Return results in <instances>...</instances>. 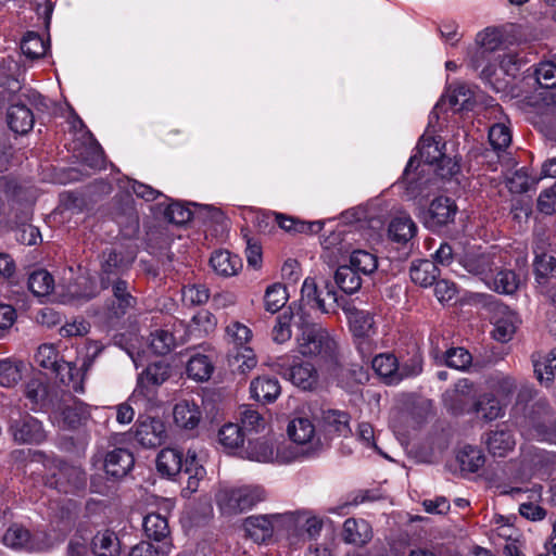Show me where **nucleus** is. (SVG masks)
Listing matches in <instances>:
<instances>
[{
  "mask_svg": "<svg viewBox=\"0 0 556 556\" xmlns=\"http://www.w3.org/2000/svg\"><path fill=\"white\" fill-rule=\"evenodd\" d=\"M8 125L16 134L25 135L34 127V114L30 109L22 103H12L7 113Z\"/></svg>",
  "mask_w": 556,
  "mask_h": 556,
  "instance_id": "nucleus-18",
  "label": "nucleus"
},
{
  "mask_svg": "<svg viewBox=\"0 0 556 556\" xmlns=\"http://www.w3.org/2000/svg\"><path fill=\"white\" fill-rule=\"evenodd\" d=\"M55 375L63 384L71 387L74 392H84V375L79 372L75 365L62 361Z\"/></svg>",
  "mask_w": 556,
  "mask_h": 556,
  "instance_id": "nucleus-44",
  "label": "nucleus"
},
{
  "mask_svg": "<svg viewBox=\"0 0 556 556\" xmlns=\"http://www.w3.org/2000/svg\"><path fill=\"white\" fill-rule=\"evenodd\" d=\"M302 301H306L312 307H316L323 313H328L330 308L326 305L325 298L320 296L317 285L313 278H306L301 289Z\"/></svg>",
  "mask_w": 556,
  "mask_h": 556,
  "instance_id": "nucleus-52",
  "label": "nucleus"
},
{
  "mask_svg": "<svg viewBox=\"0 0 556 556\" xmlns=\"http://www.w3.org/2000/svg\"><path fill=\"white\" fill-rule=\"evenodd\" d=\"M419 167H421V162L418 161L417 155H414L409 159L403 173L405 195L409 200L425 199L431 190V179L426 177L425 168L418 170Z\"/></svg>",
  "mask_w": 556,
  "mask_h": 556,
  "instance_id": "nucleus-9",
  "label": "nucleus"
},
{
  "mask_svg": "<svg viewBox=\"0 0 556 556\" xmlns=\"http://www.w3.org/2000/svg\"><path fill=\"white\" fill-rule=\"evenodd\" d=\"M3 543L15 549H25L28 552L40 551V544L37 542L36 536L33 535L24 526L14 523L3 535Z\"/></svg>",
  "mask_w": 556,
  "mask_h": 556,
  "instance_id": "nucleus-16",
  "label": "nucleus"
},
{
  "mask_svg": "<svg viewBox=\"0 0 556 556\" xmlns=\"http://www.w3.org/2000/svg\"><path fill=\"white\" fill-rule=\"evenodd\" d=\"M182 471L188 475L187 486L188 489L195 491L199 482V477H202L204 469L198 464L197 455L194 452L188 451V454L182 459Z\"/></svg>",
  "mask_w": 556,
  "mask_h": 556,
  "instance_id": "nucleus-58",
  "label": "nucleus"
},
{
  "mask_svg": "<svg viewBox=\"0 0 556 556\" xmlns=\"http://www.w3.org/2000/svg\"><path fill=\"white\" fill-rule=\"evenodd\" d=\"M288 301V292L283 285L274 283L266 289L264 295L265 308L267 312L277 313Z\"/></svg>",
  "mask_w": 556,
  "mask_h": 556,
  "instance_id": "nucleus-48",
  "label": "nucleus"
},
{
  "mask_svg": "<svg viewBox=\"0 0 556 556\" xmlns=\"http://www.w3.org/2000/svg\"><path fill=\"white\" fill-rule=\"evenodd\" d=\"M21 50L30 60H36L46 54L47 46L39 34L28 31L21 41Z\"/></svg>",
  "mask_w": 556,
  "mask_h": 556,
  "instance_id": "nucleus-49",
  "label": "nucleus"
},
{
  "mask_svg": "<svg viewBox=\"0 0 556 556\" xmlns=\"http://www.w3.org/2000/svg\"><path fill=\"white\" fill-rule=\"evenodd\" d=\"M135 458L130 451L122 447L110 451L104 459L105 472L116 479L125 477L134 467Z\"/></svg>",
  "mask_w": 556,
  "mask_h": 556,
  "instance_id": "nucleus-15",
  "label": "nucleus"
},
{
  "mask_svg": "<svg viewBox=\"0 0 556 556\" xmlns=\"http://www.w3.org/2000/svg\"><path fill=\"white\" fill-rule=\"evenodd\" d=\"M182 453L177 448H164L156 458L159 472L167 477H174L182 472Z\"/></svg>",
  "mask_w": 556,
  "mask_h": 556,
  "instance_id": "nucleus-30",
  "label": "nucleus"
},
{
  "mask_svg": "<svg viewBox=\"0 0 556 556\" xmlns=\"http://www.w3.org/2000/svg\"><path fill=\"white\" fill-rule=\"evenodd\" d=\"M416 232L417 226L409 216L395 217L389 225L390 238L399 243H407Z\"/></svg>",
  "mask_w": 556,
  "mask_h": 556,
  "instance_id": "nucleus-34",
  "label": "nucleus"
},
{
  "mask_svg": "<svg viewBox=\"0 0 556 556\" xmlns=\"http://www.w3.org/2000/svg\"><path fill=\"white\" fill-rule=\"evenodd\" d=\"M351 415L345 410L340 409H321L320 426L323 430L329 434L337 437H349L351 430Z\"/></svg>",
  "mask_w": 556,
  "mask_h": 556,
  "instance_id": "nucleus-14",
  "label": "nucleus"
},
{
  "mask_svg": "<svg viewBox=\"0 0 556 556\" xmlns=\"http://www.w3.org/2000/svg\"><path fill=\"white\" fill-rule=\"evenodd\" d=\"M486 384L503 400H509L517 390V382L515 378L502 372L490 375L486 378Z\"/></svg>",
  "mask_w": 556,
  "mask_h": 556,
  "instance_id": "nucleus-42",
  "label": "nucleus"
},
{
  "mask_svg": "<svg viewBox=\"0 0 556 556\" xmlns=\"http://www.w3.org/2000/svg\"><path fill=\"white\" fill-rule=\"evenodd\" d=\"M166 429L156 417H140L135 425V439L143 447L154 448L164 443Z\"/></svg>",
  "mask_w": 556,
  "mask_h": 556,
  "instance_id": "nucleus-11",
  "label": "nucleus"
},
{
  "mask_svg": "<svg viewBox=\"0 0 556 556\" xmlns=\"http://www.w3.org/2000/svg\"><path fill=\"white\" fill-rule=\"evenodd\" d=\"M489 142L500 162L508 161L506 149L511 142V135L508 127L503 124H495L489 130Z\"/></svg>",
  "mask_w": 556,
  "mask_h": 556,
  "instance_id": "nucleus-31",
  "label": "nucleus"
},
{
  "mask_svg": "<svg viewBox=\"0 0 556 556\" xmlns=\"http://www.w3.org/2000/svg\"><path fill=\"white\" fill-rule=\"evenodd\" d=\"M10 431L18 443L39 444L46 440V431L41 422L28 414L20 415L17 419H12Z\"/></svg>",
  "mask_w": 556,
  "mask_h": 556,
  "instance_id": "nucleus-12",
  "label": "nucleus"
},
{
  "mask_svg": "<svg viewBox=\"0 0 556 556\" xmlns=\"http://www.w3.org/2000/svg\"><path fill=\"white\" fill-rule=\"evenodd\" d=\"M172 546V542L153 544L150 541H141L130 548L128 556H168Z\"/></svg>",
  "mask_w": 556,
  "mask_h": 556,
  "instance_id": "nucleus-53",
  "label": "nucleus"
},
{
  "mask_svg": "<svg viewBox=\"0 0 556 556\" xmlns=\"http://www.w3.org/2000/svg\"><path fill=\"white\" fill-rule=\"evenodd\" d=\"M493 288L498 293H514L518 288L517 275L513 270H500L493 277Z\"/></svg>",
  "mask_w": 556,
  "mask_h": 556,
  "instance_id": "nucleus-60",
  "label": "nucleus"
},
{
  "mask_svg": "<svg viewBox=\"0 0 556 556\" xmlns=\"http://www.w3.org/2000/svg\"><path fill=\"white\" fill-rule=\"evenodd\" d=\"M242 235L245 240V255L249 266L258 269L262 265V245L261 242L250 237L248 229H242Z\"/></svg>",
  "mask_w": 556,
  "mask_h": 556,
  "instance_id": "nucleus-62",
  "label": "nucleus"
},
{
  "mask_svg": "<svg viewBox=\"0 0 556 556\" xmlns=\"http://www.w3.org/2000/svg\"><path fill=\"white\" fill-rule=\"evenodd\" d=\"M539 380L552 381L556 378V349L551 351L543 363L534 364Z\"/></svg>",
  "mask_w": 556,
  "mask_h": 556,
  "instance_id": "nucleus-64",
  "label": "nucleus"
},
{
  "mask_svg": "<svg viewBox=\"0 0 556 556\" xmlns=\"http://www.w3.org/2000/svg\"><path fill=\"white\" fill-rule=\"evenodd\" d=\"M91 549L96 556H119V539L111 530L99 531L92 538Z\"/></svg>",
  "mask_w": 556,
  "mask_h": 556,
  "instance_id": "nucleus-28",
  "label": "nucleus"
},
{
  "mask_svg": "<svg viewBox=\"0 0 556 556\" xmlns=\"http://www.w3.org/2000/svg\"><path fill=\"white\" fill-rule=\"evenodd\" d=\"M478 47V56H483L484 54H491L494 52L502 43L501 35L496 29L485 28L483 31L479 33L476 39Z\"/></svg>",
  "mask_w": 556,
  "mask_h": 556,
  "instance_id": "nucleus-54",
  "label": "nucleus"
},
{
  "mask_svg": "<svg viewBox=\"0 0 556 556\" xmlns=\"http://www.w3.org/2000/svg\"><path fill=\"white\" fill-rule=\"evenodd\" d=\"M372 538L369 523L364 519L349 518L343 523V540L349 544L364 545Z\"/></svg>",
  "mask_w": 556,
  "mask_h": 556,
  "instance_id": "nucleus-25",
  "label": "nucleus"
},
{
  "mask_svg": "<svg viewBox=\"0 0 556 556\" xmlns=\"http://www.w3.org/2000/svg\"><path fill=\"white\" fill-rule=\"evenodd\" d=\"M294 515V519L287 520V526H294L304 531L307 539L312 540L319 535L323 521L316 516H309L307 511H291Z\"/></svg>",
  "mask_w": 556,
  "mask_h": 556,
  "instance_id": "nucleus-39",
  "label": "nucleus"
},
{
  "mask_svg": "<svg viewBox=\"0 0 556 556\" xmlns=\"http://www.w3.org/2000/svg\"><path fill=\"white\" fill-rule=\"evenodd\" d=\"M266 500V491L261 485L225 488L217 492L216 503L225 515L242 514Z\"/></svg>",
  "mask_w": 556,
  "mask_h": 556,
  "instance_id": "nucleus-4",
  "label": "nucleus"
},
{
  "mask_svg": "<svg viewBox=\"0 0 556 556\" xmlns=\"http://www.w3.org/2000/svg\"><path fill=\"white\" fill-rule=\"evenodd\" d=\"M45 484L62 494L81 496L87 490L88 475L81 466L55 459L45 478Z\"/></svg>",
  "mask_w": 556,
  "mask_h": 556,
  "instance_id": "nucleus-3",
  "label": "nucleus"
},
{
  "mask_svg": "<svg viewBox=\"0 0 556 556\" xmlns=\"http://www.w3.org/2000/svg\"><path fill=\"white\" fill-rule=\"evenodd\" d=\"M172 365L165 361L151 363L138 376V387L149 390L163 384L172 376Z\"/></svg>",
  "mask_w": 556,
  "mask_h": 556,
  "instance_id": "nucleus-17",
  "label": "nucleus"
},
{
  "mask_svg": "<svg viewBox=\"0 0 556 556\" xmlns=\"http://www.w3.org/2000/svg\"><path fill=\"white\" fill-rule=\"evenodd\" d=\"M143 532L149 540H153L156 544L170 541V530L167 519L156 513L148 514L143 518Z\"/></svg>",
  "mask_w": 556,
  "mask_h": 556,
  "instance_id": "nucleus-24",
  "label": "nucleus"
},
{
  "mask_svg": "<svg viewBox=\"0 0 556 556\" xmlns=\"http://www.w3.org/2000/svg\"><path fill=\"white\" fill-rule=\"evenodd\" d=\"M135 256L121 249L108 248L100 255L99 280L102 289H109L113 282L124 280Z\"/></svg>",
  "mask_w": 556,
  "mask_h": 556,
  "instance_id": "nucleus-5",
  "label": "nucleus"
},
{
  "mask_svg": "<svg viewBox=\"0 0 556 556\" xmlns=\"http://www.w3.org/2000/svg\"><path fill=\"white\" fill-rule=\"evenodd\" d=\"M213 371L214 365L207 355L197 353L187 363V375L194 381H207Z\"/></svg>",
  "mask_w": 556,
  "mask_h": 556,
  "instance_id": "nucleus-33",
  "label": "nucleus"
},
{
  "mask_svg": "<svg viewBox=\"0 0 556 556\" xmlns=\"http://www.w3.org/2000/svg\"><path fill=\"white\" fill-rule=\"evenodd\" d=\"M290 381L303 391H313L319 384V375L315 366L308 362L293 365L289 369Z\"/></svg>",
  "mask_w": 556,
  "mask_h": 556,
  "instance_id": "nucleus-19",
  "label": "nucleus"
},
{
  "mask_svg": "<svg viewBox=\"0 0 556 556\" xmlns=\"http://www.w3.org/2000/svg\"><path fill=\"white\" fill-rule=\"evenodd\" d=\"M63 422L70 429H77L90 418L89 406L83 402H75L64 407L62 412Z\"/></svg>",
  "mask_w": 556,
  "mask_h": 556,
  "instance_id": "nucleus-43",
  "label": "nucleus"
},
{
  "mask_svg": "<svg viewBox=\"0 0 556 556\" xmlns=\"http://www.w3.org/2000/svg\"><path fill=\"white\" fill-rule=\"evenodd\" d=\"M296 315V325L301 330L298 337L299 352L303 356L316 358L331 376L343 380L345 369L338 342L320 324L309 321L303 312Z\"/></svg>",
  "mask_w": 556,
  "mask_h": 556,
  "instance_id": "nucleus-1",
  "label": "nucleus"
},
{
  "mask_svg": "<svg viewBox=\"0 0 556 556\" xmlns=\"http://www.w3.org/2000/svg\"><path fill=\"white\" fill-rule=\"evenodd\" d=\"M486 446L493 456L504 457L515 446V440L510 431L501 429L488 433Z\"/></svg>",
  "mask_w": 556,
  "mask_h": 556,
  "instance_id": "nucleus-32",
  "label": "nucleus"
},
{
  "mask_svg": "<svg viewBox=\"0 0 556 556\" xmlns=\"http://www.w3.org/2000/svg\"><path fill=\"white\" fill-rule=\"evenodd\" d=\"M351 325L354 333L358 337H368L375 333V320L369 312H354L351 316Z\"/></svg>",
  "mask_w": 556,
  "mask_h": 556,
  "instance_id": "nucleus-56",
  "label": "nucleus"
},
{
  "mask_svg": "<svg viewBox=\"0 0 556 556\" xmlns=\"http://www.w3.org/2000/svg\"><path fill=\"white\" fill-rule=\"evenodd\" d=\"M240 427L245 435L250 433H258L265 430L266 419L257 410L250 405H243L240 407Z\"/></svg>",
  "mask_w": 556,
  "mask_h": 556,
  "instance_id": "nucleus-35",
  "label": "nucleus"
},
{
  "mask_svg": "<svg viewBox=\"0 0 556 556\" xmlns=\"http://www.w3.org/2000/svg\"><path fill=\"white\" fill-rule=\"evenodd\" d=\"M178 344L173 332L166 329H156L151 333V349L155 354L166 355Z\"/></svg>",
  "mask_w": 556,
  "mask_h": 556,
  "instance_id": "nucleus-50",
  "label": "nucleus"
},
{
  "mask_svg": "<svg viewBox=\"0 0 556 556\" xmlns=\"http://www.w3.org/2000/svg\"><path fill=\"white\" fill-rule=\"evenodd\" d=\"M210 264L215 273L224 277L237 275L242 268V261L238 255L222 250L212 254Z\"/></svg>",
  "mask_w": 556,
  "mask_h": 556,
  "instance_id": "nucleus-26",
  "label": "nucleus"
},
{
  "mask_svg": "<svg viewBox=\"0 0 556 556\" xmlns=\"http://www.w3.org/2000/svg\"><path fill=\"white\" fill-rule=\"evenodd\" d=\"M28 289L36 296H43L53 290V277L46 269L33 271L28 277Z\"/></svg>",
  "mask_w": 556,
  "mask_h": 556,
  "instance_id": "nucleus-46",
  "label": "nucleus"
},
{
  "mask_svg": "<svg viewBox=\"0 0 556 556\" xmlns=\"http://www.w3.org/2000/svg\"><path fill=\"white\" fill-rule=\"evenodd\" d=\"M250 390L256 401L271 403L280 394L281 388L276 377L260 376L251 381Z\"/></svg>",
  "mask_w": 556,
  "mask_h": 556,
  "instance_id": "nucleus-22",
  "label": "nucleus"
},
{
  "mask_svg": "<svg viewBox=\"0 0 556 556\" xmlns=\"http://www.w3.org/2000/svg\"><path fill=\"white\" fill-rule=\"evenodd\" d=\"M472 356L464 348H451L444 353V362L448 367L465 370L471 364Z\"/></svg>",
  "mask_w": 556,
  "mask_h": 556,
  "instance_id": "nucleus-59",
  "label": "nucleus"
},
{
  "mask_svg": "<svg viewBox=\"0 0 556 556\" xmlns=\"http://www.w3.org/2000/svg\"><path fill=\"white\" fill-rule=\"evenodd\" d=\"M445 143H442L440 140H435L433 137H425L422 136L418 143V161H424L428 165H434L443 157H445L441 148L444 147Z\"/></svg>",
  "mask_w": 556,
  "mask_h": 556,
  "instance_id": "nucleus-37",
  "label": "nucleus"
},
{
  "mask_svg": "<svg viewBox=\"0 0 556 556\" xmlns=\"http://www.w3.org/2000/svg\"><path fill=\"white\" fill-rule=\"evenodd\" d=\"M189 327L191 331H198L200 336L208 334L216 327V318L211 312L201 309L193 316Z\"/></svg>",
  "mask_w": 556,
  "mask_h": 556,
  "instance_id": "nucleus-63",
  "label": "nucleus"
},
{
  "mask_svg": "<svg viewBox=\"0 0 556 556\" xmlns=\"http://www.w3.org/2000/svg\"><path fill=\"white\" fill-rule=\"evenodd\" d=\"M336 285L346 294L357 292L362 287L361 275L350 265H341L334 273Z\"/></svg>",
  "mask_w": 556,
  "mask_h": 556,
  "instance_id": "nucleus-36",
  "label": "nucleus"
},
{
  "mask_svg": "<svg viewBox=\"0 0 556 556\" xmlns=\"http://www.w3.org/2000/svg\"><path fill=\"white\" fill-rule=\"evenodd\" d=\"M462 471L476 472L485 462L483 453L470 445L464 446L457 454Z\"/></svg>",
  "mask_w": 556,
  "mask_h": 556,
  "instance_id": "nucleus-45",
  "label": "nucleus"
},
{
  "mask_svg": "<svg viewBox=\"0 0 556 556\" xmlns=\"http://www.w3.org/2000/svg\"><path fill=\"white\" fill-rule=\"evenodd\" d=\"M288 435L295 444H279L277 446V459L279 464H288L300 458H307L316 454L320 447L316 438V428L308 417L299 416L288 425Z\"/></svg>",
  "mask_w": 556,
  "mask_h": 556,
  "instance_id": "nucleus-2",
  "label": "nucleus"
},
{
  "mask_svg": "<svg viewBox=\"0 0 556 556\" xmlns=\"http://www.w3.org/2000/svg\"><path fill=\"white\" fill-rule=\"evenodd\" d=\"M359 275L369 276L378 268V257L366 250H354L349 260V264Z\"/></svg>",
  "mask_w": 556,
  "mask_h": 556,
  "instance_id": "nucleus-38",
  "label": "nucleus"
},
{
  "mask_svg": "<svg viewBox=\"0 0 556 556\" xmlns=\"http://www.w3.org/2000/svg\"><path fill=\"white\" fill-rule=\"evenodd\" d=\"M193 216H195V213L180 202H173L168 204L164 212L165 219L176 225H184Z\"/></svg>",
  "mask_w": 556,
  "mask_h": 556,
  "instance_id": "nucleus-61",
  "label": "nucleus"
},
{
  "mask_svg": "<svg viewBox=\"0 0 556 556\" xmlns=\"http://www.w3.org/2000/svg\"><path fill=\"white\" fill-rule=\"evenodd\" d=\"M409 275L414 283L427 288L435 282L440 275V270L434 262L420 260L412 263Z\"/></svg>",
  "mask_w": 556,
  "mask_h": 556,
  "instance_id": "nucleus-29",
  "label": "nucleus"
},
{
  "mask_svg": "<svg viewBox=\"0 0 556 556\" xmlns=\"http://www.w3.org/2000/svg\"><path fill=\"white\" fill-rule=\"evenodd\" d=\"M292 519H294V515L291 511L250 516L244 520L243 526L254 542L263 543L273 536L276 526L287 525V520Z\"/></svg>",
  "mask_w": 556,
  "mask_h": 556,
  "instance_id": "nucleus-8",
  "label": "nucleus"
},
{
  "mask_svg": "<svg viewBox=\"0 0 556 556\" xmlns=\"http://www.w3.org/2000/svg\"><path fill=\"white\" fill-rule=\"evenodd\" d=\"M23 362L11 358L0 359V386L12 388L22 379Z\"/></svg>",
  "mask_w": 556,
  "mask_h": 556,
  "instance_id": "nucleus-47",
  "label": "nucleus"
},
{
  "mask_svg": "<svg viewBox=\"0 0 556 556\" xmlns=\"http://www.w3.org/2000/svg\"><path fill=\"white\" fill-rule=\"evenodd\" d=\"M372 369L388 383H397L396 375L397 359L393 354H380L374 357Z\"/></svg>",
  "mask_w": 556,
  "mask_h": 556,
  "instance_id": "nucleus-41",
  "label": "nucleus"
},
{
  "mask_svg": "<svg viewBox=\"0 0 556 556\" xmlns=\"http://www.w3.org/2000/svg\"><path fill=\"white\" fill-rule=\"evenodd\" d=\"M245 433L238 424H226L218 431V442L227 450L243 448Z\"/></svg>",
  "mask_w": 556,
  "mask_h": 556,
  "instance_id": "nucleus-40",
  "label": "nucleus"
},
{
  "mask_svg": "<svg viewBox=\"0 0 556 556\" xmlns=\"http://www.w3.org/2000/svg\"><path fill=\"white\" fill-rule=\"evenodd\" d=\"M472 413H476L481 419L485 421H493L503 417L504 405L492 393L482 394L472 404Z\"/></svg>",
  "mask_w": 556,
  "mask_h": 556,
  "instance_id": "nucleus-27",
  "label": "nucleus"
},
{
  "mask_svg": "<svg viewBox=\"0 0 556 556\" xmlns=\"http://www.w3.org/2000/svg\"><path fill=\"white\" fill-rule=\"evenodd\" d=\"M173 416L179 428L193 430L201 420V410L194 402L181 400L174 406Z\"/></svg>",
  "mask_w": 556,
  "mask_h": 556,
  "instance_id": "nucleus-21",
  "label": "nucleus"
},
{
  "mask_svg": "<svg viewBox=\"0 0 556 556\" xmlns=\"http://www.w3.org/2000/svg\"><path fill=\"white\" fill-rule=\"evenodd\" d=\"M492 321L494 325L493 338L500 342L511 340L519 324L517 314L503 304L494 306Z\"/></svg>",
  "mask_w": 556,
  "mask_h": 556,
  "instance_id": "nucleus-13",
  "label": "nucleus"
},
{
  "mask_svg": "<svg viewBox=\"0 0 556 556\" xmlns=\"http://www.w3.org/2000/svg\"><path fill=\"white\" fill-rule=\"evenodd\" d=\"M35 362L45 369L56 371L61 365L59 361V353L52 344H42L38 348L35 354Z\"/></svg>",
  "mask_w": 556,
  "mask_h": 556,
  "instance_id": "nucleus-57",
  "label": "nucleus"
},
{
  "mask_svg": "<svg viewBox=\"0 0 556 556\" xmlns=\"http://www.w3.org/2000/svg\"><path fill=\"white\" fill-rule=\"evenodd\" d=\"M244 457L260 462H278L277 459V446L275 447L271 442L266 439H248V445L241 450Z\"/></svg>",
  "mask_w": 556,
  "mask_h": 556,
  "instance_id": "nucleus-23",
  "label": "nucleus"
},
{
  "mask_svg": "<svg viewBox=\"0 0 556 556\" xmlns=\"http://www.w3.org/2000/svg\"><path fill=\"white\" fill-rule=\"evenodd\" d=\"M533 253L535 255L533 262L535 280L539 287L543 288L544 285L553 281L548 275L556 268V258L546 253L543 241L535 244Z\"/></svg>",
  "mask_w": 556,
  "mask_h": 556,
  "instance_id": "nucleus-20",
  "label": "nucleus"
},
{
  "mask_svg": "<svg viewBox=\"0 0 556 556\" xmlns=\"http://www.w3.org/2000/svg\"><path fill=\"white\" fill-rule=\"evenodd\" d=\"M198 211L195 217L201 219L204 224H211L225 229L228 226V219L219 207L213 205H197Z\"/></svg>",
  "mask_w": 556,
  "mask_h": 556,
  "instance_id": "nucleus-55",
  "label": "nucleus"
},
{
  "mask_svg": "<svg viewBox=\"0 0 556 556\" xmlns=\"http://www.w3.org/2000/svg\"><path fill=\"white\" fill-rule=\"evenodd\" d=\"M527 419L538 437L556 444V416L546 400H538L531 406Z\"/></svg>",
  "mask_w": 556,
  "mask_h": 556,
  "instance_id": "nucleus-7",
  "label": "nucleus"
},
{
  "mask_svg": "<svg viewBox=\"0 0 556 556\" xmlns=\"http://www.w3.org/2000/svg\"><path fill=\"white\" fill-rule=\"evenodd\" d=\"M458 207L454 200L440 195L434 198L425 216V225L431 230H440L454 223Z\"/></svg>",
  "mask_w": 556,
  "mask_h": 556,
  "instance_id": "nucleus-10",
  "label": "nucleus"
},
{
  "mask_svg": "<svg viewBox=\"0 0 556 556\" xmlns=\"http://www.w3.org/2000/svg\"><path fill=\"white\" fill-rule=\"evenodd\" d=\"M112 299L103 307V317L109 327H114L121 318L137 304L136 298L129 291L127 280H119L110 285Z\"/></svg>",
  "mask_w": 556,
  "mask_h": 556,
  "instance_id": "nucleus-6",
  "label": "nucleus"
},
{
  "mask_svg": "<svg viewBox=\"0 0 556 556\" xmlns=\"http://www.w3.org/2000/svg\"><path fill=\"white\" fill-rule=\"evenodd\" d=\"M501 68L508 76L516 77V75L526 66L530 61L526 54L519 52H505L497 56Z\"/></svg>",
  "mask_w": 556,
  "mask_h": 556,
  "instance_id": "nucleus-51",
  "label": "nucleus"
}]
</instances>
